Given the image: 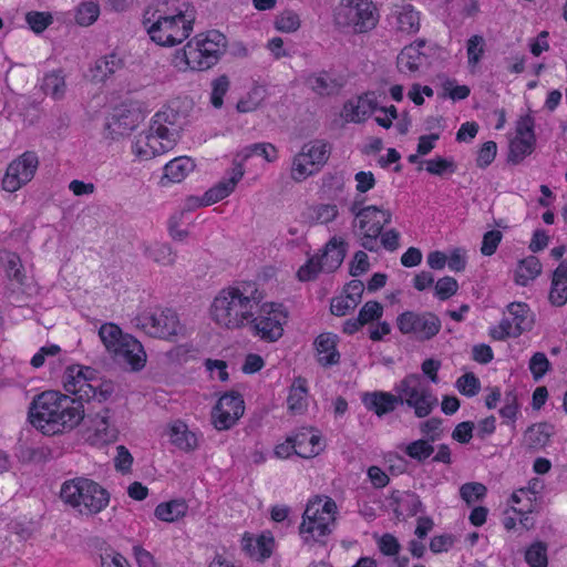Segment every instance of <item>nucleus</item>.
<instances>
[{
	"label": "nucleus",
	"mask_w": 567,
	"mask_h": 567,
	"mask_svg": "<svg viewBox=\"0 0 567 567\" xmlns=\"http://www.w3.org/2000/svg\"><path fill=\"white\" fill-rule=\"evenodd\" d=\"M311 210V218L319 224H328L338 216V207L334 204H320Z\"/></svg>",
	"instance_id": "680f3d73"
},
{
	"label": "nucleus",
	"mask_w": 567,
	"mask_h": 567,
	"mask_svg": "<svg viewBox=\"0 0 567 567\" xmlns=\"http://www.w3.org/2000/svg\"><path fill=\"white\" fill-rule=\"evenodd\" d=\"M318 353V362L323 367L338 364L340 353L337 350V336L333 333H321L315 340Z\"/></svg>",
	"instance_id": "cd10ccee"
},
{
	"label": "nucleus",
	"mask_w": 567,
	"mask_h": 567,
	"mask_svg": "<svg viewBox=\"0 0 567 567\" xmlns=\"http://www.w3.org/2000/svg\"><path fill=\"white\" fill-rule=\"evenodd\" d=\"M300 153L310 163V166L318 171L329 159L331 145L324 140H313L306 143Z\"/></svg>",
	"instance_id": "c756f323"
},
{
	"label": "nucleus",
	"mask_w": 567,
	"mask_h": 567,
	"mask_svg": "<svg viewBox=\"0 0 567 567\" xmlns=\"http://www.w3.org/2000/svg\"><path fill=\"white\" fill-rule=\"evenodd\" d=\"M194 167L195 164L192 158L187 156H179L165 165L164 177L169 182L179 183L194 169Z\"/></svg>",
	"instance_id": "58836bf2"
},
{
	"label": "nucleus",
	"mask_w": 567,
	"mask_h": 567,
	"mask_svg": "<svg viewBox=\"0 0 567 567\" xmlns=\"http://www.w3.org/2000/svg\"><path fill=\"white\" fill-rule=\"evenodd\" d=\"M145 255L153 261L164 266L174 265L176 260V252L168 244L164 243H155L154 245L146 247Z\"/></svg>",
	"instance_id": "a18cd8bd"
},
{
	"label": "nucleus",
	"mask_w": 567,
	"mask_h": 567,
	"mask_svg": "<svg viewBox=\"0 0 567 567\" xmlns=\"http://www.w3.org/2000/svg\"><path fill=\"white\" fill-rule=\"evenodd\" d=\"M152 124L155 125V130H163L164 134L171 136L174 133L175 141L178 142L181 137V131L186 123V117L182 114L173 104L167 105L163 110L158 111L152 118Z\"/></svg>",
	"instance_id": "412c9836"
},
{
	"label": "nucleus",
	"mask_w": 567,
	"mask_h": 567,
	"mask_svg": "<svg viewBox=\"0 0 567 567\" xmlns=\"http://www.w3.org/2000/svg\"><path fill=\"white\" fill-rule=\"evenodd\" d=\"M323 271L321 262L318 257H311L303 266H301L297 272V277L300 281L313 280L319 272Z\"/></svg>",
	"instance_id": "0e129e2a"
},
{
	"label": "nucleus",
	"mask_w": 567,
	"mask_h": 567,
	"mask_svg": "<svg viewBox=\"0 0 567 567\" xmlns=\"http://www.w3.org/2000/svg\"><path fill=\"white\" fill-rule=\"evenodd\" d=\"M100 14V8L97 3L85 2L82 3L75 14V21L78 24L87 27L96 21Z\"/></svg>",
	"instance_id": "603ef678"
},
{
	"label": "nucleus",
	"mask_w": 567,
	"mask_h": 567,
	"mask_svg": "<svg viewBox=\"0 0 567 567\" xmlns=\"http://www.w3.org/2000/svg\"><path fill=\"white\" fill-rule=\"evenodd\" d=\"M528 368L534 380L539 381L551 369V364L544 352H535L529 359Z\"/></svg>",
	"instance_id": "864d4df0"
},
{
	"label": "nucleus",
	"mask_w": 567,
	"mask_h": 567,
	"mask_svg": "<svg viewBox=\"0 0 567 567\" xmlns=\"http://www.w3.org/2000/svg\"><path fill=\"white\" fill-rule=\"evenodd\" d=\"M229 81L227 76L223 75L213 81L210 102L214 107L219 109L223 105V97L228 91Z\"/></svg>",
	"instance_id": "338daca9"
},
{
	"label": "nucleus",
	"mask_w": 567,
	"mask_h": 567,
	"mask_svg": "<svg viewBox=\"0 0 567 567\" xmlns=\"http://www.w3.org/2000/svg\"><path fill=\"white\" fill-rule=\"evenodd\" d=\"M390 19L393 20L391 24L398 32L412 34L420 30V14L411 4L393 10Z\"/></svg>",
	"instance_id": "393cba45"
},
{
	"label": "nucleus",
	"mask_w": 567,
	"mask_h": 567,
	"mask_svg": "<svg viewBox=\"0 0 567 567\" xmlns=\"http://www.w3.org/2000/svg\"><path fill=\"white\" fill-rule=\"evenodd\" d=\"M136 326L147 334L155 338L171 339L184 333L177 313L172 309H157L152 312H143L135 318Z\"/></svg>",
	"instance_id": "f8f14e48"
},
{
	"label": "nucleus",
	"mask_w": 567,
	"mask_h": 567,
	"mask_svg": "<svg viewBox=\"0 0 567 567\" xmlns=\"http://www.w3.org/2000/svg\"><path fill=\"white\" fill-rule=\"evenodd\" d=\"M123 65V60L116 53L107 54L95 62L94 78L104 81L117 70H121Z\"/></svg>",
	"instance_id": "79ce46f5"
},
{
	"label": "nucleus",
	"mask_w": 567,
	"mask_h": 567,
	"mask_svg": "<svg viewBox=\"0 0 567 567\" xmlns=\"http://www.w3.org/2000/svg\"><path fill=\"white\" fill-rule=\"evenodd\" d=\"M226 45V37L217 30L198 34L183 50L185 63L194 71L208 70L218 62Z\"/></svg>",
	"instance_id": "423d86ee"
},
{
	"label": "nucleus",
	"mask_w": 567,
	"mask_h": 567,
	"mask_svg": "<svg viewBox=\"0 0 567 567\" xmlns=\"http://www.w3.org/2000/svg\"><path fill=\"white\" fill-rule=\"evenodd\" d=\"M435 434L426 432L425 437L415 440L404 447V453L411 458L422 463L426 461L435 451Z\"/></svg>",
	"instance_id": "72a5a7b5"
},
{
	"label": "nucleus",
	"mask_w": 567,
	"mask_h": 567,
	"mask_svg": "<svg viewBox=\"0 0 567 567\" xmlns=\"http://www.w3.org/2000/svg\"><path fill=\"white\" fill-rule=\"evenodd\" d=\"M383 307L378 301H368L359 311V322L367 324L369 322L379 320L382 317Z\"/></svg>",
	"instance_id": "13d9d810"
},
{
	"label": "nucleus",
	"mask_w": 567,
	"mask_h": 567,
	"mask_svg": "<svg viewBox=\"0 0 567 567\" xmlns=\"http://www.w3.org/2000/svg\"><path fill=\"white\" fill-rule=\"evenodd\" d=\"M274 453L278 458H287L292 454L307 458L317 455L318 451L315 449L309 451L301 450V443L298 442V437H288L286 442L275 447Z\"/></svg>",
	"instance_id": "37998d69"
},
{
	"label": "nucleus",
	"mask_w": 567,
	"mask_h": 567,
	"mask_svg": "<svg viewBox=\"0 0 567 567\" xmlns=\"http://www.w3.org/2000/svg\"><path fill=\"white\" fill-rule=\"evenodd\" d=\"M116 456L114 458V466L117 472L122 474H127L131 472L133 464V456L130 451L124 445H118L116 447Z\"/></svg>",
	"instance_id": "774afa93"
},
{
	"label": "nucleus",
	"mask_w": 567,
	"mask_h": 567,
	"mask_svg": "<svg viewBox=\"0 0 567 567\" xmlns=\"http://www.w3.org/2000/svg\"><path fill=\"white\" fill-rule=\"evenodd\" d=\"M42 90L45 94L51 95L54 100H61L66 90L65 79L62 71H53L43 78Z\"/></svg>",
	"instance_id": "a19ab883"
},
{
	"label": "nucleus",
	"mask_w": 567,
	"mask_h": 567,
	"mask_svg": "<svg viewBox=\"0 0 567 567\" xmlns=\"http://www.w3.org/2000/svg\"><path fill=\"white\" fill-rule=\"evenodd\" d=\"M333 22L340 30L367 33L377 27L379 11L372 0H340L333 11Z\"/></svg>",
	"instance_id": "39448f33"
},
{
	"label": "nucleus",
	"mask_w": 567,
	"mask_h": 567,
	"mask_svg": "<svg viewBox=\"0 0 567 567\" xmlns=\"http://www.w3.org/2000/svg\"><path fill=\"white\" fill-rule=\"evenodd\" d=\"M468 63L476 65L484 53V39L482 35H472L466 44Z\"/></svg>",
	"instance_id": "e2e57ef3"
},
{
	"label": "nucleus",
	"mask_w": 567,
	"mask_h": 567,
	"mask_svg": "<svg viewBox=\"0 0 567 567\" xmlns=\"http://www.w3.org/2000/svg\"><path fill=\"white\" fill-rule=\"evenodd\" d=\"M361 400L365 409L378 416L395 411L402 403L401 394L384 391L365 392L362 394Z\"/></svg>",
	"instance_id": "6ab92c4d"
},
{
	"label": "nucleus",
	"mask_w": 567,
	"mask_h": 567,
	"mask_svg": "<svg viewBox=\"0 0 567 567\" xmlns=\"http://www.w3.org/2000/svg\"><path fill=\"white\" fill-rule=\"evenodd\" d=\"M336 502L328 497L316 496L310 499L302 515L299 534L305 543L318 542L331 533L330 524L334 522Z\"/></svg>",
	"instance_id": "0eeeda50"
},
{
	"label": "nucleus",
	"mask_w": 567,
	"mask_h": 567,
	"mask_svg": "<svg viewBox=\"0 0 567 567\" xmlns=\"http://www.w3.org/2000/svg\"><path fill=\"white\" fill-rule=\"evenodd\" d=\"M187 511L188 505L184 499H173L158 504L154 511V515L159 520L173 523L184 517Z\"/></svg>",
	"instance_id": "4c0bfd02"
},
{
	"label": "nucleus",
	"mask_w": 567,
	"mask_h": 567,
	"mask_svg": "<svg viewBox=\"0 0 567 567\" xmlns=\"http://www.w3.org/2000/svg\"><path fill=\"white\" fill-rule=\"evenodd\" d=\"M401 394V406L411 410L417 419L427 417L439 405L435 394L423 383L417 373L408 374L394 388Z\"/></svg>",
	"instance_id": "6e6552de"
},
{
	"label": "nucleus",
	"mask_w": 567,
	"mask_h": 567,
	"mask_svg": "<svg viewBox=\"0 0 567 567\" xmlns=\"http://www.w3.org/2000/svg\"><path fill=\"white\" fill-rule=\"evenodd\" d=\"M456 165L453 159L437 156L426 162V171L432 175L442 176L446 173H454Z\"/></svg>",
	"instance_id": "4d7b16f0"
},
{
	"label": "nucleus",
	"mask_w": 567,
	"mask_h": 567,
	"mask_svg": "<svg viewBox=\"0 0 567 567\" xmlns=\"http://www.w3.org/2000/svg\"><path fill=\"white\" fill-rule=\"evenodd\" d=\"M549 302L555 307H563L567 303V261L563 260L554 270L551 277Z\"/></svg>",
	"instance_id": "c85d7f7f"
},
{
	"label": "nucleus",
	"mask_w": 567,
	"mask_h": 567,
	"mask_svg": "<svg viewBox=\"0 0 567 567\" xmlns=\"http://www.w3.org/2000/svg\"><path fill=\"white\" fill-rule=\"evenodd\" d=\"M175 135L164 134V131L155 130L154 124H150L147 131L141 132L132 146L133 153L142 159H150L161 155L176 145Z\"/></svg>",
	"instance_id": "2eb2a0df"
},
{
	"label": "nucleus",
	"mask_w": 567,
	"mask_h": 567,
	"mask_svg": "<svg viewBox=\"0 0 567 567\" xmlns=\"http://www.w3.org/2000/svg\"><path fill=\"white\" fill-rule=\"evenodd\" d=\"M163 436H167L173 445L186 452L193 451L198 444L196 433L189 431V427H166Z\"/></svg>",
	"instance_id": "c9c22d12"
},
{
	"label": "nucleus",
	"mask_w": 567,
	"mask_h": 567,
	"mask_svg": "<svg viewBox=\"0 0 567 567\" xmlns=\"http://www.w3.org/2000/svg\"><path fill=\"white\" fill-rule=\"evenodd\" d=\"M245 412V402L241 394L226 393L219 398L212 411L214 421L223 425L234 424Z\"/></svg>",
	"instance_id": "f3484780"
},
{
	"label": "nucleus",
	"mask_w": 567,
	"mask_h": 567,
	"mask_svg": "<svg viewBox=\"0 0 567 567\" xmlns=\"http://www.w3.org/2000/svg\"><path fill=\"white\" fill-rule=\"evenodd\" d=\"M525 559L530 567H546L548 564L546 544L537 542L530 545L526 550Z\"/></svg>",
	"instance_id": "8fccbe9b"
},
{
	"label": "nucleus",
	"mask_w": 567,
	"mask_h": 567,
	"mask_svg": "<svg viewBox=\"0 0 567 567\" xmlns=\"http://www.w3.org/2000/svg\"><path fill=\"white\" fill-rule=\"evenodd\" d=\"M65 427H34V431L31 427L21 431L19 436V447L21 451L22 457L28 461H34L43 456V451H39L35 445L39 444V436H53L64 433Z\"/></svg>",
	"instance_id": "a211bd4d"
},
{
	"label": "nucleus",
	"mask_w": 567,
	"mask_h": 567,
	"mask_svg": "<svg viewBox=\"0 0 567 567\" xmlns=\"http://www.w3.org/2000/svg\"><path fill=\"white\" fill-rule=\"evenodd\" d=\"M392 215L389 210L371 205L365 207L359 223H352L354 234L360 238L361 246L369 251H378L379 237L383 227L391 223Z\"/></svg>",
	"instance_id": "9b49d317"
},
{
	"label": "nucleus",
	"mask_w": 567,
	"mask_h": 567,
	"mask_svg": "<svg viewBox=\"0 0 567 567\" xmlns=\"http://www.w3.org/2000/svg\"><path fill=\"white\" fill-rule=\"evenodd\" d=\"M113 350V358L116 363L132 371H138L145 365L146 354L141 342L134 337L126 334Z\"/></svg>",
	"instance_id": "dca6fc26"
},
{
	"label": "nucleus",
	"mask_w": 567,
	"mask_h": 567,
	"mask_svg": "<svg viewBox=\"0 0 567 567\" xmlns=\"http://www.w3.org/2000/svg\"><path fill=\"white\" fill-rule=\"evenodd\" d=\"M456 389L466 396H474L481 389V382L474 373L468 372L457 379Z\"/></svg>",
	"instance_id": "6e6d98bb"
},
{
	"label": "nucleus",
	"mask_w": 567,
	"mask_h": 567,
	"mask_svg": "<svg viewBox=\"0 0 567 567\" xmlns=\"http://www.w3.org/2000/svg\"><path fill=\"white\" fill-rule=\"evenodd\" d=\"M396 327L403 334L413 336L419 341H427L440 332L442 322L433 312L404 311L398 316Z\"/></svg>",
	"instance_id": "ddd939ff"
},
{
	"label": "nucleus",
	"mask_w": 567,
	"mask_h": 567,
	"mask_svg": "<svg viewBox=\"0 0 567 567\" xmlns=\"http://www.w3.org/2000/svg\"><path fill=\"white\" fill-rule=\"evenodd\" d=\"M512 321V330L514 338L519 337L523 332L532 329L534 319L528 305L524 302H512L507 306V316Z\"/></svg>",
	"instance_id": "bb28decb"
},
{
	"label": "nucleus",
	"mask_w": 567,
	"mask_h": 567,
	"mask_svg": "<svg viewBox=\"0 0 567 567\" xmlns=\"http://www.w3.org/2000/svg\"><path fill=\"white\" fill-rule=\"evenodd\" d=\"M307 381L303 378H297L290 386L287 398L288 410L292 414H301L307 408Z\"/></svg>",
	"instance_id": "e433bc0d"
},
{
	"label": "nucleus",
	"mask_w": 567,
	"mask_h": 567,
	"mask_svg": "<svg viewBox=\"0 0 567 567\" xmlns=\"http://www.w3.org/2000/svg\"><path fill=\"white\" fill-rule=\"evenodd\" d=\"M60 497L82 515L99 514L110 502L109 492L99 483L85 477L64 482L61 486Z\"/></svg>",
	"instance_id": "7ed1b4c3"
},
{
	"label": "nucleus",
	"mask_w": 567,
	"mask_h": 567,
	"mask_svg": "<svg viewBox=\"0 0 567 567\" xmlns=\"http://www.w3.org/2000/svg\"><path fill=\"white\" fill-rule=\"evenodd\" d=\"M84 417V406L80 402L53 390L35 395L28 411V420L32 425L35 422L79 425Z\"/></svg>",
	"instance_id": "f03ea898"
},
{
	"label": "nucleus",
	"mask_w": 567,
	"mask_h": 567,
	"mask_svg": "<svg viewBox=\"0 0 567 567\" xmlns=\"http://www.w3.org/2000/svg\"><path fill=\"white\" fill-rule=\"evenodd\" d=\"M113 389L111 383L102 382L97 377L96 381H86L76 391V398H72L73 400L80 402L83 406V401H90L91 399H96L99 403L105 401L112 393Z\"/></svg>",
	"instance_id": "7c9ffc66"
},
{
	"label": "nucleus",
	"mask_w": 567,
	"mask_h": 567,
	"mask_svg": "<svg viewBox=\"0 0 567 567\" xmlns=\"http://www.w3.org/2000/svg\"><path fill=\"white\" fill-rule=\"evenodd\" d=\"M306 84L319 96H333L340 93L344 86V80L340 75L323 70L311 73L306 79Z\"/></svg>",
	"instance_id": "aec40b11"
},
{
	"label": "nucleus",
	"mask_w": 567,
	"mask_h": 567,
	"mask_svg": "<svg viewBox=\"0 0 567 567\" xmlns=\"http://www.w3.org/2000/svg\"><path fill=\"white\" fill-rule=\"evenodd\" d=\"M391 506H393L395 517L400 520H404L406 517H412L417 513L424 512L420 496L413 492L392 493Z\"/></svg>",
	"instance_id": "5701e85b"
},
{
	"label": "nucleus",
	"mask_w": 567,
	"mask_h": 567,
	"mask_svg": "<svg viewBox=\"0 0 567 567\" xmlns=\"http://www.w3.org/2000/svg\"><path fill=\"white\" fill-rule=\"evenodd\" d=\"M276 148L268 143H255L244 147L234 158V167L229 172V178L220 181L217 185L209 188L203 199H193L196 206H207L226 198L236 187L237 183L244 176L243 164L251 156H261L268 162L276 158Z\"/></svg>",
	"instance_id": "20e7f679"
},
{
	"label": "nucleus",
	"mask_w": 567,
	"mask_h": 567,
	"mask_svg": "<svg viewBox=\"0 0 567 567\" xmlns=\"http://www.w3.org/2000/svg\"><path fill=\"white\" fill-rule=\"evenodd\" d=\"M260 295L255 285H239L221 289L210 306L212 320L228 330L248 326L256 315Z\"/></svg>",
	"instance_id": "f257e3e1"
},
{
	"label": "nucleus",
	"mask_w": 567,
	"mask_h": 567,
	"mask_svg": "<svg viewBox=\"0 0 567 567\" xmlns=\"http://www.w3.org/2000/svg\"><path fill=\"white\" fill-rule=\"evenodd\" d=\"M536 141L528 140L526 137H515L509 143V153L508 161L518 164L520 163L527 155H529L535 145Z\"/></svg>",
	"instance_id": "49530a36"
},
{
	"label": "nucleus",
	"mask_w": 567,
	"mask_h": 567,
	"mask_svg": "<svg viewBox=\"0 0 567 567\" xmlns=\"http://www.w3.org/2000/svg\"><path fill=\"white\" fill-rule=\"evenodd\" d=\"M276 28L281 32H295L300 28V18L293 10H284L275 21Z\"/></svg>",
	"instance_id": "3c124183"
},
{
	"label": "nucleus",
	"mask_w": 567,
	"mask_h": 567,
	"mask_svg": "<svg viewBox=\"0 0 567 567\" xmlns=\"http://www.w3.org/2000/svg\"><path fill=\"white\" fill-rule=\"evenodd\" d=\"M377 109V99L373 92H368L357 99L349 100L343 105V116L347 121L360 123L365 121Z\"/></svg>",
	"instance_id": "4be33fe9"
},
{
	"label": "nucleus",
	"mask_w": 567,
	"mask_h": 567,
	"mask_svg": "<svg viewBox=\"0 0 567 567\" xmlns=\"http://www.w3.org/2000/svg\"><path fill=\"white\" fill-rule=\"evenodd\" d=\"M141 114L136 111L122 110L115 112L106 122L105 128L112 138L127 135L140 123Z\"/></svg>",
	"instance_id": "b1692460"
},
{
	"label": "nucleus",
	"mask_w": 567,
	"mask_h": 567,
	"mask_svg": "<svg viewBox=\"0 0 567 567\" xmlns=\"http://www.w3.org/2000/svg\"><path fill=\"white\" fill-rule=\"evenodd\" d=\"M434 289L440 300H446L457 292L458 284L453 277L445 276L437 280Z\"/></svg>",
	"instance_id": "052dcab7"
},
{
	"label": "nucleus",
	"mask_w": 567,
	"mask_h": 567,
	"mask_svg": "<svg viewBox=\"0 0 567 567\" xmlns=\"http://www.w3.org/2000/svg\"><path fill=\"white\" fill-rule=\"evenodd\" d=\"M288 321V311L281 303L258 305L256 315L249 320L248 327L255 337L266 342H275L284 334V326Z\"/></svg>",
	"instance_id": "1a4fd4ad"
},
{
	"label": "nucleus",
	"mask_w": 567,
	"mask_h": 567,
	"mask_svg": "<svg viewBox=\"0 0 567 567\" xmlns=\"http://www.w3.org/2000/svg\"><path fill=\"white\" fill-rule=\"evenodd\" d=\"M486 491L482 483H465L460 488V496L467 505H471L482 499L486 495Z\"/></svg>",
	"instance_id": "5fc2aeb1"
},
{
	"label": "nucleus",
	"mask_w": 567,
	"mask_h": 567,
	"mask_svg": "<svg viewBox=\"0 0 567 567\" xmlns=\"http://www.w3.org/2000/svg\"><path fill=\"white\" fill-rule=\"evenodd\" d=\"M316 171L317 169L310 166V163L307 162L306 157H303L301 153H298L295 156L291 168V177L295 181L301 182L307 176L312 175Z\"/></svg>",
	"instance_id": "bf43d9fd"
},
{
	"label": "nucleus",
	"mask_w": 567,
	"mask_h": 567,
	"mask_svg": "<svg viewBox=\"0 0 567 567\" xmlns=\"http://www.w3.org/2000/svg\"><path fill=\"white\" fill-rule=\"evenodd\" d=\"M542 274V264L535 256L522 259L515 270L514 281L519 286H527Z\"/></svg>",
	"instance_id": "f704fd0d"
},
{
	"label": "nucleus",
	"mask_w": 567,
	"mask_h": 567,
	"mask_svg": "<svg viewBox=\"0 0 567 567\" xmlns=\"http://www.w3.org/2000/svg\"><path fill=\"white\" fill-rule=\"evenodd\" d=\"M25 20L32 31L41 33L51 24L52 17L50 13L32 11L27 14Z\"/></svg>",
	"instance_id": "69168bd1"
},
{
	"label": "nucleus",
	"mask_w": 567,
	"mask_h": 567,
	"mask_svg": "<svg viewBox=\"0 0 567 567\" xmlns=\"http://www.w3.org/2000/svg\"><path fill=\"white\" fill-rule=\"evenodd\" d=\"M96 370L91 367L73 364L65 369L63 374V388L71 394H76L79 388L86 381H96Z\"/></svg>",
	"instance_id": "a878e982"
},
{
	"label": "nucleus",
	"mask_w": 567,
	"mask_h": 567,
	"mask_svg": "<svg viewBox=\"0 0 567 567\" xmlns=\"http://www.w3.org/2000/svg\"><path fill=\"white\" fill-rule=\"evenodd\" d=\"M150 11H146L143 24L150 34L152 41L163 47H174L186 40L192 30L190 20L185 22L174 20V17L158 16L155 19L148 18Z\"/></svg>",
	"instance_id": "9d476101"
},
{
	"label": "nucleus",
	"mask_w": 567,
	"mask_h": 567,
	"mask_svg": "<svg viewBox=\"0 0 567 567\" xmlns=\"http://www.w3.org/2000/svg\"><path fill=\"white\" fill-rule=\"evenodd\" d=\"M189 4L183 3L182 6H176L174 1L169 0H158L156 9L153 12H150L148 18L155 19V17L164 16V17H174V20H178L185 22L186 20H190V23H194L195 14L194 12H189Z\"/></svg>",
	"instance_id": "2f4dec72"
},
{
	"label": "nucleus",
	"mask_w": 567,
	"mask_h": 567,
	"mask_svg": "<svg viewBox=\"0 0 567 567\" xmlns=\"http://www.w3.org/2000/svg\"><path fill=\"white\" fill-rule=\"evenodd\" d=\"M551 433L545 432L542 427H526L523 437V445L530 451H537L546 446Z\"/></svg>",
	"instance_id": "de8ad7c7"
},
{
	"label": "nucleus",
	"mask_w": 567,
	"mask_h": 567,
	"mask_svg": "<svg viewBox=\"0 0 567 567\" xmlns=\"http://www.w3.org/2000/svg\"><path fill=\"white\" fill-rule=\"evenodd\" d=\"M38 167L39 157L35 152L22 153L8 165L2 179V188L10 193L17 192L34 177Z\"/></svg>",
	"instance_id": "4468645a"
},
{
	"label": "nucleus",
	"mask_w": 567,
	"mask_h": 567,
	"mask_svg": "<svg viewBox=\"0 0 567 567\" xmlns=\"http://www.w3.org/2000/svg\"><path fill=\"white\" fill-rule=\"evenodd\" d=\"M426 59L423 52L404 47L398 55L396 64L401 72H416L426 62Z\"/></svg>",
	"instance_id": "ea45409f"
},
{
	"label": "nucleus",
	"mask_w": 567,
	"mask_h": 567,
	"mask_svg": "<svg viewBox=\"0 0 567 567\" xmlns=\"http://www.w3.org/2000/svg\"><path fill=\"white\" fill-rule=\"evenodd\" d=\"M82 439L94 446H103L116 439V427H85Z\"/></svg>",
	"instance_id": "c03bdc74"
},
{
	"label": "nucleus",
	"mask_w": 567,
	"mask_h": 567,
	"mask_svg": "<svg viewBox=\"0 0 567 567\" xmlns=\"http://www.w3.org/2000/svg\"><path fill=\"white\" fill-rule=\"evenodd\" d=\"M99 336L107 351L111 353L120 343H122V339L126 337V334H123L121 329L114 323L102 324L99 330Z\"/></svg>",
	"instance_id": "09e8293b"
},
{
	"label": "nucleus",
	"mask_w": 567,
	"mask_h": 567,
	"mask_svg": "<svg viewBox=\"0 0 567 567\" xmlns=\"http://www.w3.org/2000/svg\"><path fill=\"white\" fill-rule=\"evenodd\" d=\"M346 256L343 241H338L336 238L330 239L324 247L322 255L319 258L323 272H333L338 269Z\"/></svg>",
	"instance_id": "473e14b6"
}]
</instances>
